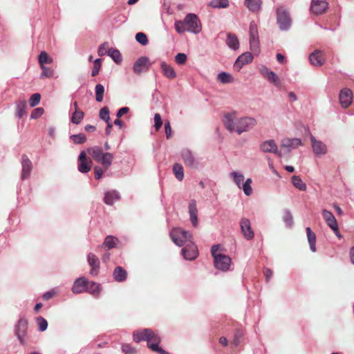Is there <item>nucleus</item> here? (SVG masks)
I'll return each mask as SVG.
<instances>
[{
    "instance_id": "f257e3e1",
    "label": "nucleus",
    "mask_w": 354,
    "mask_h": 354,
    "mask_svg": "<svg viewBox=\"0 0 354 354\" xmlns=\"http://www.w3.org/2000/svg\"><path fill=\"white\" fill-rule=\"evenodd\" d=\"M223 124L230 132H236L240 135L253 128L257 124V121L254 118L247 116L236 119L235 113H226L224 115Z\"/></svg>"
},
{
    "instance_id": "f03ea898",
    "label": "nucleus",
    "mask_w": 354,
    "mask_h": 354,
    "mask_svg": "<svg viewBox=\"0 0 354 354\" xmlns=\"http://www.w3.org/2000/svg\"><path fill=\"white\" fill-rule=\"evenodd\" d=\"M133 337L136 342L147 341V347L152 351L160 347V338L150 328L135 330Z\"/></svg>"
},
{
    "instance_id": "7ed1b4c3",
    "label": "nucleus",
    "mask_w": 354,
    "mask_h": 354,
    "mask_svg": "<svg viewBox=\"0 0 354 354\" xmlns=\"http://www.w3.org/2000/svg\"><path fill=\"white\" fill-rule=\"evenodd\" d=\"M174 26L178 33L185 31L198 33L201 31L198 17L194 14L187 15L183 21H176Z\"/></svg>"
},
{
    "instance_id": "20e7f679",
    "label": "nucleus",
    "mask_w": 354,
    "mask_h": 354,
    "mask_svg": "<svg viewBox=\"0 0 354 354\" xmlns=\"http://www.w3.org/2000/svg\"><path fill=\"white\" fill-rule=\"evenodd\" d=\"M86 152L95 162L102 165L105 169L110 167L114 158L113 153L104 152L102 148L98 146L88 148Z\"/></svg>"
},
{
    "instance_id": "39448f33",
    "label": "nucleus",
    "mask_w": 354,
    "mask_h": 354,
    "mask_svg": "<svg viewBox=\"0 0 354 354\" xmlns=\"http://www.w3.org/2000/svg\"><path fill=\"white\" fill-rule=\"evenodd\" d=\"M220 245H214L211 248V254L214 258V266L216 268L226 271L229 269L232 263L231 258L223 254H218Z\"/></svg>"
},
{
    "instance_id": "423d86ee",
    "label": "nucleus",
    "mask_w": 354,
    "mask_h": 354,
    "mask_svg": "<svg viewBox=\"0 0 354 354\" xmlns=\"http://www.w3.org/2000/svg\"><path fill=\"white\" fill-rule=\"evenodd\" d=\"M171 241L177 245L182 246L191 241L190 232L180 227L174 228L170 232Z\"/></svg>"
},
{
    "instance_id": "0eeeda50",
    "label": "nucleus",
    "mask_w": 354,
    "mask_h": 354,
    "mask_svg": "<svg viewBox=\"0 0 354 354\" xmlns=\"http://www.w3.org/2000/svg\"><path fill=\"white\" fill-rule=\"evenodd\" d=\"M277 19L281 30H286L290 28L291 19L283 6L277 8Z\"/></svg>"
},
{
    "instance_id": "6e6552de",
    "label": "nucleus",
    "mask_w": 354,
    "mask_h": 354,
    "mask_svg": "<svg viewBox=\"0 0 354 354\" xmlns=\"http://www.w3.org/2000/svg\"><path fill=\"white\" fill-rule=\"evenodd\" d=\"M249 35L250 50L252 52H257L259 44V32L257 25L254 21L250 23Z\"/></svg>"
},
{
    "instance_id": "1a4fd4ad",
    "label": "nucleus",
    "mask_w": 354,
    "mask_h": 354,
    "mask_svg": "<svg viewBox=\"0 0 354 354\" xmlns=\"http://www.w3.org/2000/svg\"><path fill=\"white\" fill-rule=\"evenodd\" d=\"M93 162L91 158H87L86 152L81 151L78 157V169L81 173L86 174L91 170Z\"/></svg>"
},
{
    "instance_id": "9d476101",
    "label": "nucleus",
    "mask_w": 354,
    "mask_h": 354,
    "mask_svg": "<svg viewBox=\"0 0 354 354\" xmlns=\"http://www.w3.org/2000/svg\"><path fill=\"white\" fill-rule=\"evenodd\" d=\"M182 254L187 260H194L198 256V250L197 245L191 240L186 243L185 248L182 249Z\"/></svg>"
},
{
    "instance_id": "9b49d317",
    "label": "nucleus",
    "mask_w": 354,
    "mask_h": 354,
    "mask_svg": "<svg viewBox=\"0 0 354 354\" xmlns=\"http://www.w3.org/2000/svg\"><path fill=\"white\" fill-rule=\"evenodd\" d=\"M21 164L22 167L21 178L22 180L28 178L32 170V162L25 153L21 155Z\"/></svg>"
},
{
    "instance_id": "f8f14e48",
    "label": "nucleus",
    "mask_w": 354,
    "mask_h": 354,
    "mask_svg": "<svg viewBox=\"0 0 354 354\" xmlns=\"http://www.w3.org/2000/svg\"><path fill=\"white\" fill-rule=\"evenodd\" d=\"M28 329V322L24 318H21L19 320L18 324L15 328V334L19 339V342L21 345H25L26 339L25 336L26 335V330Z\"/></svg>"
},
{
    "instance_id": "ddd939ff",
    "label": "nucleus",
    "mask_w": 354,
    "mask_h": 354,
    "mask_svg": "<svg viewBox=\"0 0 354 354\" xmlns=\"http://www.w3.org/2000/svg\"><path fill=\"white\" fill-rule=\"evenodd\" d=\"M240 227L243 236L248 241H250L254 239V232L251 227L250 219L246 218H241L240 221Z\"/></svg>"
},
{
    "instance_id": "4468645a",
    "label": "nucleus",
    "mask_w": 354,
    "mask_h": 354,
    "mask_svg": "<svg viewBox=\"0 0 354 354\" xmlns=\"http://www.w3.org/2000/svg\"><path fill=\"white\" fill-rule=\"evenodd\" d=\"M150 66V62L147 57H141L134 63L133 71L136 74H140L142 72L148 71Z\"/></svg>"
},
{
    "instance_id": "2eb2a0df",
    "label": "nucleus",
    "mask_w": 354,
    "mask_h": 354,
    "mask_svg": "<svg viewBox=\"0 0 354 354\" xmlns=\"http://www.w3.org/2000/svg\"><path fill=\"white\" fill-rule=\"evenodd\" d=\"M260 150L265 153H274L281 157L282 153L278 150L277 146L273 140H268L263 142L260 145Z\"/></svg>"
},
{
    "instance_id": "dca6fc26",
    "label": "nucleus",
    "mask_w": 354,
    "mask_h": 354,
    "mask_svg": "<svg viewBox=\"0 0 354 354\" xmlns=\"http://www.w3.org/2000/svg\"><path fill=\"white\" fill-rule=\"evenodd\" d=\"M353 99V93L350 88L342 89L339 95V100L342 108H348L351 106V103Z\"/></svg>"
},
{
    "instance_id": "f3484780",
    "label": "nucleus",
    "mask_w": 354,
    "mask_h": 354,
    "mask_svg": "<svg viewBox=\"0 0 354 354\" xmlns=\"http://www.w3.org/2000/svg\"><path fill=\"white\" fill-rule=\"evenodd\" d=\"M322 215L328 226L331 228L335 233H338V223L334 215L327 209H323Z\"/></svg>"
},
{
    "instance_id": "a211bd4d",
    "label": "nucleus",
    "mask_w": 354,
    "mask_h": 354,
    "mask_svg": "<svg viewBox=\"0 0 354 354\" xmlns=\"http://www.w3.org/2000/svg\"><path fill=\"white\" fill-rule=\"evenodd\" d=\"M328 8V3L325 0H312L311 12L316 15H322Z\"/></svg>"
},
{
    "instance_id": "6ab92c4d",
    "label": "nucleus",
    "mask_w": 354,
    "mask_h": 354,
    "mask_svg": "<svg viewBox=\"0 0 354 354\" xmlns=\"http://www.w3.org/2000/svg\"><path fill=\"white\" fill-rule=\"evenodd\" d=\"M87 261L89 266L91 268L90 274L93 276H96L98 274L100 268V261L97 256L93 253H89L87 255Z\"/></svg>"
},
{
    "instance_id": "aec40b11",
    "label": "nucleus",
    "mask_w": 354,
    "mask_h": 354,
    "mask_svg": "<svg viewBox=\"0 0 354 354\" xmlns=\"http://www.w3.org/2000/svg\"><path fill=\"white\" fill-rule=\"evenodd\" d=\"M301 144L299 138H283L281 141V148L290 151L292 149H296Z\"/></svg>"
},
{
    "instance_id": "412c9836",
    "label": "nucleus",
    "mask_w": 354,
    "mask_h": 354,
    "mask_svg": "<svg viewBox=\"0 0 354 354\" xmlns=\"http://www.w3.org/2000/svg\"><path fill=\"white\" fill-rule=\"evenodd\" d=\"M253 59V56L250 53H245L240 55L235 61L234 69L236 71L241 70L245 64L251 62Z\"/></svg>"
},
{
    "instance_id": "4be33fe9",
    "label": "nucleus",
    "mask_w": 354,
    "mask_h": 354,
    "mask_svg": "<svg viewBox=\"0 0 354 354\" xmlns=\"http://www.w3.org/2000/svg\"><path fill=\"white\" fill-rule=\"evenodd\" d=\"M309 60L310 61L313 66H322L324 64V55L322 52L319 50H315L309 56Z\"/></svg>"
},
{
    "instance_id": "5701e85b",
    "label": "nucleus",
    "mask_w": 354,
    "mask_h": 354,
    "mask_svg": "<svg viewBox=\"0 0 354 354\" xmlns=\"http://www.w3.org/2000/svg\"><path fill=\"white\" fill-rule=\"evenodd\" d=\"M87 279L84 277L78 278L73 283L72 291L74 294H80L85 292Z\"/></svg>"
},
{
    "instance_id": "b1692460",
    "label": "nucleus",
    "mask_w": 354,
    "mask_h": 354,
    "mask_svg": "<svg viewBox=\"0 0 354 354\" xmlns=\"http://www.w3.org/2000/svg\"><path fill=\"white\" fill-rule=\"evenodd\" d=\"M311 145L314 153L317 155H323L326 153V147L325 144L319 140H317L311 136Z\"/></svg>"
},
{
    "instance_id": "393cba45",
    "label": "nucleus",
    "mask_w": 354,
    "mask_h": 354,
    "mask_svg": "<svg viewBox=\"0 0 354 354\" xmlns=\"http://www.w3.org/2000/svg\"><path fill=\"white\" fill-rule=\"evenodd\" d=\"M101 289L102 288L100 284L94 281H88L87 280L85 292L89 293L93 296L97 297L100 294Z\"/></svg>"
},
{
    "instance_id": "a878e982",
    "label": "nucleus",
    "mask_w": 354,
    "mask_h": 354,
    "mask_svg": "<svg viewBox=\"0 0 354 354\" xmlns=\"http://www.w3.org/2000/svg\"><path fill=\"white\" fill-rule=\"evenodd\" d=\"M127 272L121 266L116 267L113 272V277L115 281L123 282L127 279Z\"/></svg>"
},
{
    "instance_id": "bb28decb",
    "label": "nucleus",
    "mask_w": 354,
    "mask_h": 354,
    "mask_svg": "<svg viewBox=\"0 0 354 354\" xmlns=\"http://www.w3.org/2000/svg\"><path fill=\"white\" fill-rule=\"evenodd\" d=\"M120 198L119 193L115 190L109 191L105 193L104 202L108 205H112Z\"/></svg>"
},
{
    "instance_id": "cd10ccee",
    "label": "nucleus",
    "mask_w": 354,
    "mask_h": 354,
    "mask_svg": "<svg viewBox=\"0 0 354 354\" xmlns=\"http://www.w3.org/2000/svg\"><path fill=\"white\" fill-rule=\"evenodd\" d=\"M160 68L166 78H169L170 80H174V78H176V73L175 71L171 66L168 65V64H167L166 62H162L160 63Z\"/></svg>"
},
{
    "instance_id": "c85d7f7f",
    "label": "nucleus",
    "mask_w": 354,
    "mask_h": 354,
    "mask_svg": "<svg viewBox=\"0 0 354 354\" xmlns=\"http://www.w3.org/2000/svg\"><path fill=\"white\" fill-rule=\"evenodd\" d=\"M182 158L186 166L192 167L195 165V159L189 150H183L182 152Z\"/></svg>"
},
{
    "instance_id": "c756f323",
    "label": "nucleus",
    "mask_w": 354,
    "mask_h": 354,
    "mask_svg": "<svg viewBox=\"0 0 354 354\" xmlns=\"http://www.w3.org/2000/svg\"><path fill=\"white\" fill-rule=\"evenodd\" d=\"M27 109V102L26 100H19L17 104L16 115L19 118H22L25 115Z\"/></svg>"
},
{
    "instance_id": "7c9ffc66",
    "label": "nucleus",
    "mask_w": 354,
    "mask_h": 354,
    "mask_svg": "<svg viewBox=\"0 0 354 354\" xmlns=\"http://www.w3.org/2000/svg\"><path fill=\"white\" fill-rule=\"evenodd\" d=\"M245 6L249 8V10L252 12H259L262 6L261 0H245Z\"/></svg>"
},
{
    "instance_id": "2f4dec72",
    "label": "nucleus",
    "mask_w": 354,
    "mask_h": 354,
    "mask_svg": "<svg viewBox=\"0 0 354 354\" xmlns=\"http://www.w3.org/2000/svg\"><path fill=\"white\" fill-rule=\"evenodd\" d=\"M306 233H307L308 241L310 244L311 251L313 252H315V251H316V246H315L316 235L313 232H312V230L310 227L306 228Z\"/></svg>"
},
{
    "instance_id": "473e14b6",
    "label": "nucleus",
    "mask_w": 354,
    "mask_h": 354,
    "mask_svg": "<svg viewBox=\"0 0 354 354\" xmlns=\"http://www.w3.org/2000/svg\"><path fill=\"white\" fill-rule=\"evenodd\" d=\"M226 43L230 48L233 49L238 48L239 46V40L234 33H229L227 35Z\"/></svg>"
},
{
    "instance_id": "72a5a7b5",
    "label": "nucleus",
    "mask_w": 354,
    "mask_h": 354,
    "mask_svg": "<svg viewBox=\"0 0 354 354\" xmlns=\"http://www.w3.org/2000/svg\"><path fill=\"white\" fill-rule=\"evenodd\" d=\"M292 183L295 187L298 189L300 191H306V184L302 181L298 176H293L292 177Z\"/></svg>"
},
{
    "instance_id": "f704fd0d",
    "label": "nucleus",
    "mask_w": 354,
    "mask_h": 354,
    "mask_svg": "<svg viewBox=\"0 0 354 354\" xmlns=\"http://www.w3.org/2000/svg\"><path fill=\"white\" fill-rule=\"evenodd\" d=\"M38 62L40 66H44L46 64H50L53 62V59L50 57L46 52L43 51L38 57Z\"/></svg>"
},
{
    "instance_id": "c9c22d12",
    "label": "nucleus",
    "mask_w": 354,
    "mask_h": 354,
    "mask_svg": "<svg viewBox=\"0 0 354 354\" xmlns=\"http://www.w3.org/2000/svg\"><path fill=\"white\" fill-rule=\"evenodd\" d=\"M173 173L178 180H183L184 178V169L181 165L175 163L173 165Z\"/></svg>"
},
{
    "instance_id": "e433bc0d",
    "label": "nucleus",
    "mask_w": 354,
    "mask_h": 354,
    "mask_svg": "<svg viewBox=\"0 0 354 354\" xmlns=\"http://www.w3.org/2000/svg\"><path fill=\"white\" fill-rule=\"evenodd\" d=\"M118 243V239L113 236H107L105 238L104 245L107 247L108 249H111L116 246Z\"/></svg>"
},
{
    "instance_id": "4c0bfd02",
    "label": "nucleus",
    "mask_w": 354,
    "mask_h": 354,
    "mask_svg": "<svg viewBox=\"0 0 354 354\" xmlns=\"http://www.w3.org/2000/svg\"><path fill=\"white\" fill-rule=\"evenodd\" d=\"M84 118V113L82 111H74L72 114L71 121L72 123L78 124H80Z\"/></svg>"
},
{
    "instance_id": "58836bf2",
    "label": "nucleus",
    "mask_w": 354,
    "mask_h": 354,
    "mask_svg": "<svg viewBox=\"0 0 354 354\" xmlns=\"http://www.w3.org/2000/svg\"><path fill=\"white\" fill-rule=\"evenodd\" d=\"M108 55L116 63H120L122 60V58L121 57V53L118 49L110 48L108 51Z\"/></svg>"
},
{
    "instance_id": "ea45409f",
    "label": "nucleus",
    "mask_w": 354,
    "mask_h": 354,
    "mask_svg": "<svg viewBox=\"0 0 354 354\" xmlns=\"http://www.w3.org/2000/svg\"><path fill=\"white\" fill-rule=\"evenodd\" d=\"M104 93V86L100 84L95 85V100H97V102H102L103 100Z\"/></svg>"
},
{
    "instance_id": "a19ab883",
    "label": "nucleus",
    "mask_w": 354,
    "mask_h": 354,
    "mask_svg": "<svg viewBox=\"0 0 354 354\" xmlns=\"http://www.w3.org/2000/svg\"><path fill=\"white\" fill-rule=\"evenodd\" d=\"M230 176L232 178H233L236 185H237V187L241 189V185H242V182L243 181L245 177L244 176L241 174V173H238V172H232L230 174Z\"/></svg>"
},
{
    "instance_id": "79ce46f5",
    "label": "nucleus",
    "mask_w": 354,
    "mask_h": 354,
    "mask_svg": "<svg viewBox=\"0 0 354 354\" xmlns=\"http://www.w3.org/2000/svg\"><path fill=\"white\" fill-rule=\"evenodd\" d=\"M209 6L216 8H227L229 6V1L228 0H219L218 2L211 1Z\"/></svg>"
},
{
    "instance_id": "37998d69",
    "label": "nucleus",
    "mask_w": 354,
    "mask_h": 354,
    "mask_svg": "<svg viewBox=\"0 0 354 354\" xmlns=\"http://www.w3.org/2000/svg\"><path fill=\"white\" fill-rule=\"evenodd\" d=\"M251 178H248L241 185V188L243 189L244 193L248 196H250L252 192V189L251 188Z\"/></svg>"
},
{
    "instance_id": "c03bdc74",
    "label": "nucleus",
    "mask_w": 354,
    "mask_h": 354,
    "mask_svg": "<svg viewBox=\"0 0 354 354\" xmlns=\"http://www.w3.org/2000/svg\"><path fill=\"white\" fill-rule=\"evenodd\" d=\"M40 67L42 70V73L41 74V78H51V77L53 76L54 71L52 68H47L45 66Z\"/></svg>"
},
{
    "instance_id": "a18cd8bd",
    "label": "nucleus",
    "mask_w": 354,
    "mask_h": 354,
    "mask_svg": "<svg viewBox=\"0 0 354 354\" xmlns=\"http://www.w3.org/2000/svg\"><path fill=\"white\" fill-rule=\"evenodd\" d=\"M218 80L223 84H226L231 82L232 76L227 73L222 72L218 75Z\"/></svg>"
},
{
    "instance_id": "49530a36",
    "label": "nucleus",
    "mask_w": 354,
    "mask_h": 354,
    "mask_svg": "<svg viewBox=\"0 0 354 354\" xmlns=\"http://www.w3.org/2000/svg\"><path fill=\"white\" fill-rule=\"evenodd\" d=\"M71 139L75 144L84 143L86 140V136L84 133L71 136Z\"/></svg>"
},
{
    "instance_id": "de8ad7c7",
    "label": "nucleus",
    "mask_w": 354,
    "mask_h": 354,
    "mask_svg": "<svg viewBox=\"0 0 354 354\" xmlns=\"http://www.w3.org/2000/svg\"><path fill=\"white\" fill-rule=\"evenodd\" d=\"M136 41L142 45H147L148 43L147 35L142 32H138L136 35Z\"/></svg>"
},
{
    "instance_id": "09e8293b",
    "label": "nucleus",
    "mask_w": 354,
    "mask_h": 354,
    "mask_svg": "<svg viewBox=\"0 0 354 354\" xmlns=\"http://www.w3.org/2000/svg\"><path fill=\"white\" fill-rule=\"evenodd\" d=\"M109 113L108 107L102 108L100 111V118L106 122H109L110 120V115H109Z\"/></svg>"
},
{
    "instance_id": "8fccbe9b",
    "label": "nucleus",
    "mask_w": 354,
    "mask_h": 354,
    "mask_svg": "<svg viewBox=\"0 0 354 354\" xmlns=\"http://www.w3.org/2000/svg\"><path fill=\"white\" fill-rule=\"evenodd\" d=\"M41 100V95L39 93H34L29 100L30 106L35 107L38 104Z\"/></svg>"
},
{
    "instance_id": "3c124183",
    "label": "nucleus",
    "mask_w": 354,
    "mask_h": 354,
    "mask_svg": "<svg viewBox=\"0 0 354 354\" xmlns=\"http://www.w3.org/2000/svg\"><path fill=\"white\" fill-rule=\"evenodd\" d=\"M283 219L284 222L286 223L287 227H291L292 226L293 218L290 212H285L283 216Z\"/></svg>"
},
{
    "instance_id": "603ef678",
    "label": "nucleus",
    "mask_w": 354,
    "mask_h": 354,
    "mask_svg": "<svg viewBox=\"0 0 354 354\" xmlns=\"http://www.w3.org/2000/svg\"><path fill=\"white\" fill-rule=\"evenodd\" d=\"M37 323L39 326V328L40 330L44 331V330H46L48 323L46 322V319H44V317H38L37 318Z\"/></svg>"
},
{
    "instance_id": "864d4df0",
    "label": "nucleus",
    "mask_w": 354,
    "mask_h": 354,
    "mask_svg": "<svg viewBox=\"0 0 354 354\" xmlns=\"http://www.w3.org/2000/svg\"><path fill=\"white\" fill-rule=\"evenodd\" d=\"M102 66V61L100 59H97L94 61V66L92 70V76H96L98 74Z\"/></svg>"
},
{
    "instance_id": "5fc2aeb1",
    "label": "nucleus",
    "mask_w": 354,
    "mask_h": 354,
    "mask_svg": "<svg viewBox=\"0 0 354 354\" xmlns=\"http://www.w3.org/2000/svg\"><path fill=\"white\" fill-rule=\"evenodd\" d=\"M44 113V110L43 108H37L32 111V113L30 115V118L32 120H36V118H39V117L41 116Z\"/></svg>"
},
{
    "instance_id": "6e6d98bb",
    "label": "nucleus",
    "mask_w": 354,
    "mask_h": 354,
    "mask_svg": "<svg viewBox=\"0 0 354 354\" xmlns=\"http://www.w3.org/2000/svg\"><path fill=\"white\" fill-rule=\"evenodd\" d=\"M266 78L268 79V81L274 83L275 85L279 84V77L273 71H270V73H268V75L266 76Z\"/></svg>"
},
{
    "instance_id": "4d7b16f0",
    "label": "nucleus",
    "mask_w": 354,
    "mask_h": 354,
    "mask_svg": "<svg viewBox=\"0 0 354 354\" xmlns=\"http://www.w3.org/2000/svg\"><path fill=\"white\" fill-rule=\"evenodd\" d=\"M189 215L197 214V204L195 200H192L189 204Z\"/></svg>"
},
{
    "instance_id": "13d9d810",
    "label": "nucleus",
    "mask_w": 354,
    "mask_h": 354,
    "mask_svg": "<svg viewBox=\"0 0 354 354\" xmlns=\"http://www.w3.org/2000/svg\"><path fill=\"white\" fill-rule=\"evenodd\" d=\"M122 351L124 354H135L136 350L131 346L130 344H123L122 346Z\"/></svg>"
},
{
    "instance_id": "bf43d9fd",
    "label": "nucleus",
    "mask_w": 354,
    "mask_h": 354,
    "mask_svg": "<svg viewBox=\"0 0 354 354\" xmlns=\"http://www.w3.org/2000/svg\"><path fill=\"white\" fill-rule=\"evenodd\" d=\"M154 122H155V128H156V131H158L160 130L162 124V120H161V116L160 115V113H157L155 114L154 115Z\"/></svg>"
},
{
    "instance_id": "052dcab7",
    "label": "nucleus",
    "mask_w": 354,
    "mask_h": 354,
    "mask_svg": "<svg viewBox=\"0 0 354 354\" xmlns=\"http://www.w3.org/2000/svg\"><path fill=\"white\" fill-rule=\"evenodd\" d=\"M187 60V56L184 53H178L175 56V61L179 64H184Z\"/></svg>"
},
{
    "instance_id": "680f3d73",
    "label": "nucleus",
    "mask_w": 354,
    "mask_h": 354,
    "mask_svg": "<svg viewBox=\"0 0 354 354\" xmlns=\"http://www.w3.org/2000/svg\"><path fill=\"white\" fill-rule=\"evenodd\" d=\"M108 48V43H104L101 44L97 49V55L99 56H103L106 54Z\"/></svg>"
},
{
    "instance_id": "e2e57ef3",
    "label": "nucleus",
    "mask_w": 354,
    "mask_h": 354,
    "mask_svg": "<svg viewBox=\"0 0 354 354\" xmlns=\"http://www.w3.org/2000/svg\"><path fill=\"white\" fill-rule=\"evenodd\" d=\"M94 170H95V177L97 180L100 179L102 178L103 174H104V169L99 167V166H95V168H94Z\"/></svg>"
},
{
    "instance_id": "0e129e2a",
    "label": "nucleus",
    "mask_w": 354,
    "mask_h": 354,
    "mask_svg": "<svg viewBox=\"0 0 354 354\" xmlns=\"http://www.w3.org/2000/svg\"><path fill=\"white\" fill-rule=\"evenodd\" d=\"M165 134H166L167 138H168V139L170 138L171 136L172 129H171L170 122L169 121H167L165 124Z\"/></svg>"
},
{
    "instance_id": "69168bd1",
    "label": "nucleus",
    "mask_w": 354,
    "mask_h": 354,
    "mask_svg": "<svg viewBox=\"0 0 354 354\" xmlns=\"http://www.w3.org/2000/svg\"><path fill=\"white\" fill-rule=\"evenodd\" d=\"M263 274L266 277V281L268 282L272 279V277L273 275V272L272 270L269 268H266L263 270Z\"/></svg>"
},
{
    "instance_id": "338daca9",
    "label": "nucleus",
    "mask_w": 354,
    "mask_h": 354,
    "mask_svg": "<svg viewBox=\"0 0 354 354\" xmlns=\"http://www.w3.org/2000/svg\"><path fill=\"white\" fill-rule=\"evenodd\" d=\"M129 109L128 107H122V108H120V109H119V111H118V113H117V118H120V117H121L122 115H124V114H125V113H128V112H129Z\"/></svg>"
},
{
    "instance_id": "774afa93",
    "label": "nucleus",
    "mask_w": 354,
    "mask_h": 354,
    "mask_svg": "<svg viewBox=\"0 0 354 354\" xmlns=\"http://www.w3.org/2000/svg\"><path fill=\"white\" fill-rule=\"evenodd\" d=\"M190 216V220L194 226H197V214H192Z\"/></svg>"
}]
</instances>
